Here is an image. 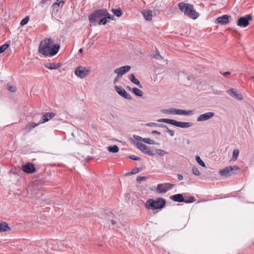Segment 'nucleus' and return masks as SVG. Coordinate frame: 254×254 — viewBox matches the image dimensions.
I'll list each match as a JSON object with an SVG mask.
<instances>
[{"mask_svg":"<svg viewBox=\"0 0 254 254\" xmlns=\"http://www.w3.org/2000/svg\"><path fill=\"white\" fill-rule=\"evenodd\" d=\"M61 66V64L55 63H48L45 64V66L50 69H56Z\"/></svg>","mask_w":254,"mask_h":254,"instance_id":"412c9836","label":"nucleus"},{"mask_svg":"<svg viewBox=\"0 0 254 254\" xmlns=\"http://www.w3.org/2000/svg\"><path fill=\"white\" fill-rule=\"evenodd\" d=\"M230 16L227 15H223L222 16L218 17L216 20V23L221 24L222 25H225L228 24L229 19L231 18Z\"/></svg>","mask_w":254,"mask_h":254,"instance_id":"dca6fc26","label":"nucleus"},{"mask_svg":"<svg viewBox=\"0 0 254 254\" xmlns=\"http://www.w3.org/2000/svg\"><path fill=\"white\" fill-rule=\"evenodd\" d=\"M127 88L128 90H129V91H131V90L132 89H131V87H129V86H128L127 87Z\"/></svg>","mask_w":254,"mask_h":254,"instance_id":"864d4df0","label":"nucleus"},{"mask_svg":"<svg viewBox=\"0 0 254 254\" xmlns=\"http://www.w3.org/2000/svg\"><path fill=\"white\" fill-rule=\"evenodd\" d=\"M61 4H62V6L64 2H55L52 5V12L53 13L56 14L59 11Z\"/></svg>","mask_w":254,"mask_h":254,"instance_id":"5701e85b","label":"nucleus"},{"mask_svg":"<svg viewBox=\"0 0 254 254\" xmlns=\"http://www.w3.org/2000/svg\"><path fill=\"white\" fill-rule=\"evenodd\" d=\"M130 69L131 66L127 65L115 69L114 72L115 73L117 74L118 76H121L123 74L129 71Z\"/></svg>","mask_w":254,"mask_h":254,"instance_id":"4468645a","label":"nucleus"},{"mask_svg":"<svg viewBox=\"0 0 254 254\" xmlns=\"http://www.w3.org/2000/svg\"><path fill=\"white\" fill-rule=\"evenodd\" d=\"M119 77H120V76H118H118H117L115 78V79H114V83H116V82L118 81V78H119Z\"/></svg>","mask_w":254,"mask_h":254,"instance_id":"3c124183","label":"nucleus"},{"mask_svg":"<svg viewBox=\"0 0 254 254\" xmlns=\"http://www.w3.org/2000/svg\"><path fill=\"white\" fill-rule=\"evenodd\" d=\"M82 51H83L82 49H80L79 50V51H78V52H79V53H81L82 52Z\"/></svg>","mask_w":254,"mask_h":254,"instance_id":"5fc2aeb1","label":"nucleus"},{"mask_svg":"<svg viewBox=\"0 0 254 254\" xmlns=\"http://www.w3.org/2000/svg\"><path fill=\"white\" fill-rule=\"evenodd\" d=\"M55 114L53 113H46L44 115L41 117V119L40 120V124L44 123L46 122H48L50 119L54 117Z\"/></svg>","mask_w":254,"mask_h":254,"instance_id":"a211bd4d","label":"nucleus"},{"mask_svg":"<svg viewBox=\"0 0 254 254\" xmlns=\"http://www.w3.org/2000/svg\"><path fill=\"white\" fill-rule=\"evenodd\" d=\"M156 153L160 155H163L166 153L164 150L161 149H157L156 150Z\"/></svg>","mask_w":254,"mask_h":254,"instance_id":"79ce46f5","label":"nucleus"},{"mask_svg":"<svg viewBox=\"0 0 254 254\" xmlns=\"http://www.w3.org/2000/svg\"><path fill=\"white\" fill-rule=\"evenodd\" d=\"M133 93L137 96H139V97H142V95H143V93L142 92V91H141L140 90H139V89L137 88H135V87H133L132 89Z\"/></svg>","mask_w":254,"mask_h":254,"instance_id":"c756f323","label":"nucleus"},{"mask_svg":"<svg viewBox=\"0 0 254 254\" xmlns=\"http://www.w3.org/2000/svg\"><path fill=\"white\" fill-rule=\"evenodd\" d=\"M227 92L232 97L238 100H242L243 99L242 95L235 89L231 88L227 91Z\"/></svg>","mask_w":254,"mask_h":254,"instance_id":"f3484780","label":"nucleus"},{"mask_svg":"<svg viewBox=\"0 0 254 254\" xmlns=\"http://www.w3.org/2000/svg\"><path fill=\"white\" fill-rule=\"evenodd\" d=\"M40 124V121L38 123H29L27 125V126L26 127V128L28 129V131H31V130L32 129L37 127Z\"/></svg>","mask_w":254,"mask_h":254,"instance_id":"bb28decb","label":"nucleus"},{"mask_svg":"<svg viewBox=\"0 0 254 254\" xmlns=\"http://www.w3.org/2000/svg\"><path fill=\"white\" fill-rule=\"evenodd\" d=\"M112 11L117 17H120L123 14L122 11L121 9H112Z\"/></svg>","mask_w":254,"mask_h":254,"instance_id":"7c9ffc66","label":"nucleus"},{"mask_svg":"<svg viewBox=\"0 0 254 254\" xmlns=\"http://www.w3.org/2000/svg\"><path fill=\"white\" fill-rule=\"evenodd\" d=\"M147 127H158L162 128H167V126L164 124H157L155 123H149L145 125Z\"/></svg>","mask_w":254,"mask_h":254,"instance_id":"a878e982","label":"nucleus"},{"mask_svg":"<svg viewBox=\"0 0 254 254\" xmlns=\"http://www.w3.org/2000/svg\"><path fill=\"white\" fill-rule=\"evenodd\" d=\"M139 171V168H135L133 169L130 173L129 174H135Z\"/></svg>","mask_w":254,"mask_h":254,"instance_id":"49530a36","label":"nucleus"},{"mask_svg":"<svg viewBox=\"0 0 254 254\" xmlns=\"http://www.w3.org/2000/svg\"><path fill=\"white\" fill-rule=\"evenodd\" d=\"M156 54L154 55L153 58L157 60L161 61L163 59V57L160 54L159 51L156 49Z\"/></svg>","mask_w":254,"mask_h":254,"instance_id":"473e14b6","label":"nucleus"},{"mask_svg":"<svg viewBox=\"0 0 254 254\" xmlns=\"http://www.w3.org/2000/svg\"><path fill=\"white\" fill-rule=\"evenodd\" d=\"M137 148L143 152L144 154H147L150 156H153L154 154L153 151L150 150L149 147L140 142H137L136 143Z\"/></svg>","mask_w":254,"mask_h":254,"instance_id":"f8f14e48","label":"nucleus"},{"mask_svg":"<svg viewBox=\"0 0 254 254\" xmlns=\"http://www.w3.org/2000/svg\"><path fill=\"white\" fill-rule=\"evenodd\" d=\"M129 79L132 83L137 85L139 88H142V86L141 84L140 83L139 81L135 78L134 74L131 73L129 75Z\"/></svg>","mask_w":254,"mask_h":254,"instance_id":"4be33fe9","label":"nucleus"},{"mask_svg":"<svg viewBox=\"0 0 254 254\" xmlns=\"http://www.w3.org/2000/svg\"><path fill=\"white\" fill-rule=\"evenodd\" d=\"M144 17L146 20L150 21L152 19V11H144L142 12Z\"/></svg>","mask_w":254,"mask_h":254,"instance_id":"b1692460","label":"nucleus"},{"mask_svg":"<svg viewBox=\"0 0 254 254\" xmlns=\"http://www.w3.org/2000/svg\"><path fill=\"white\" fill-rule=\"evenodd\" d=\"M166 203V200L163 198H158L155 200L149 199L146 201L145 206L147 208L152 210L161 209L165 205Z\"/></svg>","mask_w":254,"mask_h":254,"instance_id":"7ed1b4c3","label":"nucleus"},{"mask_svg":"<svg viewBox=\"0 0 254 254\" xmlns=\"http://www.w3.org/2000/svg\"><path fill=\"white\" fill-rule=\"evenodd\" d=\"M64 2L63 1H61V0H57L56 2Z\"/></svg>","mask_w":254,"mask_h":254,"instance_id":"6e6d98bb","label":"nucleus"},{"mask_svg":"<svg viewBox=\"0 0 254 254\" xmlns=\"http://www.w3.org/2000/svg\"><path fill=\"white\" fill-rule=\"evenodd\" d=\"M174 186V184L168 183L159 184L157 185L156 190L159 193H165L173 189Z\"/></svg>","mask_w":254,"mask_h":254,"instance_id":"1a4fd4ad","label":"nucleus"},{"mask_svg":"<svg viewBox=\"0 0 254 254\" xmlns=\"http://www.w3.org/2000/svg\"><path fill=\"white\" fill-rule=\"evenodd\" d=\"M108 150L110 152L117 153L119 150V148L116 145H114L113 146L108 147Z\"/></svg>","mask_w":254,"mask_h":254,"instance_id":"c85d7f7f","label":"nucleus"},{"mask_svg":"<svg viewBox=\"0 0 254 254\" xmlns=\"http://www.w3.org/2000/svg\"><path fill=\"white\" fill-rule=\"evenodd\" d=\"M108 14H109V12L107 9L97 10L89 16V20L91 23H94L100 20L102 17L108 15Z\"/></svg>","mask_w":254,"mask_h":254,"instance_id":"39448f33","label":"nucleus"},{"mask_svg":"<svg viewBox=\"0 0 254 254\" xmlns=\"http://www.w3.org/2000/svg\"><path fill=\"white\" fill-rule=\"evenodd\" d=\"M9 47V44H5L0 46V54L3 53Z\"/></svg>","mask_w":254,"mask_h":254,"instance_id":"e433bc0d","label":"nucleus"},{"mask_svg":"<svg viewBox=\"0 0 254 254\" xmlns=\"http://www.w3.org/2000/svg\"><path fill=\"white\" fill-rule=\"evenodd\" d=\"M143 142L152 145L156 144V143L154 140L150 139L149 138H144Z\"/></svg>","mask_w":254,"mask_h":254,"instance_id":"72a5a7b5","label":"nucleus"},{"mask_svg":"<svg viewBox=\"0 0 254 254\" xmlns=\"http://www.w3.org/2000/svg\"><path fill=\"white\" fill-rule=\"evenodd\" d=\"M72 135L73 136H74V134H73V133H72Z\"/></svg>","mask_w":254,"mask_h":254,"instance_id":"052dcab7","label":"nucleus"},{"mask_svg":"<svg viewBox=\"0 0 254 254\" xmlns=\"http://www.w3.org/2000/svg\"><path fill=\"white\" fill-rule=\"evenodd\" d=\"M187 143H188V144H189V143H190V141H189V140H188V141H187Z\"/></svg>","mask_w":254,"mask_h":254,"instance_id":"bf43d9fd","label":"nucleus"},{"mask_svg":"<svg viewBox=\"0 0 254 254\" xmlns=\"http://www.w3.org/2000/svg\"><path fill=\"white\" fill-rule=\"evenodd\" d=\"M60 48L59 44H55L51 39H45L39 44L38 51L44 57H52L56 55Z\"/></svg>","mask_w":254,"mask_h":254,"instance_id":"f257e3e1","label":"nucleus"},{"mask_svg":"<svg viewBox=\"0 0 254 254\" xmlns=\"http://www.w3.org/2000/svg\"><path fill=\"white\" fill-rule=\"evenodd\" d=\"M21 169L23 172L28 174L33 173L36 171L34 164L31 163H27L22 165Z\"/></svg>","mask_w":254,"mask_h":254,"instance_id":"2eb2a0df","label":"nucleus"},{"mask_svg":"<svg viewBox=\"0 0 254 254\" xmlns=\"http://www.w3.org/2000/svg\"><path fill=\"white\" fill-rule=\"evenodd\" d=\"M158 122L165 123L170 124L171 125L183 128H188L192 126V123L190 122H182L177 121L172 119H160L157 120Z\"/></svg>","mask_w":254,"mask_h":254,"instance_id":"20e7f679","label":"nucleus"},{"mask_svg":"<svg viewBox=\"0 0 254 254\" xmlns=\"http://www.w3.org/2000/svg\"><path fill=\"white\" fill-rule=\"evenodd\" d=\"M239 154V151L237 149H235L233 152L232 159L235 160L237 159Z\"/></svg>","mask_w":254,"mask_h":254,"instance_id":"f704fd0d","label":"nucleus"},{"mask_svg":"<svg viewBox=\"0 0 254 254\" xmlns=\"http://www.w3.org/2000/svg\"><path fill=\"white\" fill-rule=\"evenodd\" d=\"M196 200V199L194 196H190L188 197L187 198L185 199V201L183 202H185L186 203H190L194 202Z\"/></svg>","mask_w":254,"mask_h":254,"instance_id":"2f4dec72","label":"nucleus"},{"mask_svg":"<svg viewBox=\"0 0 254 254\" xmlns=\"http://www.w3.org/2000/svg\"><path fill=\"white\" fill-rule=\"evenodd\" d=\"M7 89L8 91L11 92H14L16 91V88L15 87H13L12 86H8L7 87Z\"/></svg>","mask_w":254,"mask_h":254,"instance_id":"37998d69","label":"nucleus"},{"mask_svg":"<svg viewBox=\"0 0 254 254\" xmlns=\"http://www.w3.org/2000/svg\"><path fill=\"white\" fill-rule=\"evenodd\" d=\"M192 170L193 173L195 175H196V176H199V174H200L199 171H198L197 168H196L195 167H193Z\"/></svg>","mask_w":254,"mask_h":254,"instance_id":"a19ab883","label":"nucleus"},{"mask_svg":"<svg viewBox=\"0 0 254 254\" xmlns=\"http://www.w3.org/2000/svg\"><path fill=\"white\" fill-rule=\"evenodd\" d=\"M165 128L167 130V131L168 132L170 136H173L174 135V131L173 130L170 129L168 127L167 128Z\"/></svg>","mask_w":254,"mask_h":254,"instance_id":"a18cd8bd","label":"nucleus"},{"mask_svg":"<svg viewBox=\"0 0 254 254\" xmlns=\"http://www.w3.org/2000/svg\"><path fill=\"white\" fill-rule=\"evenodd\" d=\"M177 178H178V179L180 181L182 180L184 178L183 176L181 174H178Z\"/></svg>","mask_w":254,"mask_h":254,"instance_id":"de8ad7c7","label":"nucleus"},{"mask_svg":"<svg viewBox=\"0 0 254 254\" xmlns=\"http://www.w3.org/2000/svg\"><path fill=\"white\" fill-rule=\"evenodd\" d=\"M45 1H46V0H42V2H45Z\"/></svg>","mask_w":254,"mask_h":254,"instance_id":"13d9d810","label":"nucleus"},{"mask_svg":"<svg viewBox=\"0 0 254 254\" xmlns=\"http://www.w3.org/2000/svg\"><path fill=\"white\" fill-rule=\"evenodd\" d=\"M112 19L113 17L110 13H109L108 15H105L104 17H102L99 20L98 24L99 25H105L108 22H109L110 20Z\"/></svg>","mask_w":254,"mask_h":254,"instance_id":"aec40b11","label":"nucleus"},{"mask_svg":"<svg viewBox=\"0 0 254 254\" xmlns=\"http://www.w3.org/2000/svg\"><path fill=\"white\" fill-rule=\"evenodd\" d=\"M196 162L201 166L205 167V163L201 159L199 156H196L195 158Z\"/></svg>","mask_w":254,"mask_h":254,"instance_id":"c9c22d12","label":"nucleus"},{"mask_svg":"<svg viewBox=\"0 0 254 254\" xmlns=\"http://www.w3.org/2000/svg\"><path fill=\"white\" fill-rule=\"evenodd\" d=\"M170 199L175 202H183L185 201V198L182 194L178 193L170 196Z\"/></svg>","mask_w":254,"mask_h":254,"instance_id":"6ab92c4d","label":"nucleus"},{"mask_svg":"<svg viewBox=\"0 0 254 254\" xmlns=\"http://www.w3.org/2000/svg\"><path fill=\"white\" fill-rule=\"evenodd\" d=\"M164 114H173L189 116L192 114L193 111L192 110H184L182 109H178L176 108H171L162 110Z\"/></svg>","mask_w":254,"mask_h":254,"instance_id":"423d86ee","label":"nucleus"},{"mask_svg":"<svg viewBox=\"0 0 254 254\" xmlns=\"http://www.w3.org/2000/svg\"><path fill=\"white\" fill-rule=\"evenodd\" d=\"M114 216V214L112 212H110L109 213L107 214V219L110 221L111 223L113 225H115V224H117V222L113 219V217Z\"/></svg>","mask_w":254,"mask_h":254,"instance_id":"cd10ccee","label":"nucleus"},{"mask_svg":"<svg viewBox=\"0 0 254 254\" xmlns=\"http://www.w3.org/2000/svg\"><path fill=\"white\" fill-rule=\"evenodd\" d=\"M214 116V113L209 112L201 114L197 117L196 120L198 122H204L212 119Z\"/></svg>","mask_w":254,"mask_h":254,"instance_id":"ddd939ff","label":"nucleus"},{"mask_svg":"<svg viewBox=\"0 0 254 254\" xmlns=\"http://www.w3.org/2000/svg\"><path fill=\"white\" fill-rule=\"evenodd\" d=\"M133 138H134L135 139H136L137 140L143 142L144 138H142L141 136H138L137 135H133Z\"/></svg>","mask_w":254,"mask_h":254,"instance_id":"c03bdc74","label":"nucleus"},{"mask_svg":"<svg viewBox=\"0 0 254 254\" xmlns=\"http://www.w3.org/2000/svg\"><path fill=\"white\" fill-rule=\"evenodd\" d=\"M29 20V18L28 16L25 17L24 18H23L20 22V25L23 26L27 23Z\"/></svg>","mask_w":254,"mask_h":254,"instance_id":"4c0bfd02","label":"nucleus"},{"mask_svg":"<svg viewBox=\"0 0 254 254\" xmlns=\"http://www.w3.org/2000/svg\"><path fill=\"white\" fill-rule=\"evenodd\" d=\"M129 158L135 161H139L141 159V158L138 156H136L134 155L129 156Z\"/></svg>","mask_w":254,"mask_h":254,"instance_id":"ea45409f","label":"nucleus"},{"mask_svg":"<svg viewBox=\"0 0 254 254\" xmlns=\"http://www.w3.org/2000/svg\"><path fill=\"white\" fill-rule=\"evenodd\" d=\"M115 89L116 92L122 97L124 98L131 100H132L131 96L127 93L125 89L122 86H115Z\"/></svg>","mask_w":254,"mask_h":254,"instance_id":"9b49d317","label":"nucleus"},{"mask_svg":"<svg viewBox=\"0 0 254 254\" xmlns=\"http://www.w3.org/2000/svg\"><path fill=\"white\" fill-rule=\"evenodd\" d=\"M239 170V168L237 166H228L219 171V174L222 176H231L234 174V172Z\"/></svg>","mask_w":254,"mask_h":254,"instance_id":"0eeeda50","label":"nucleus"},{"mask_svg":"<svg viewBox=\"0 0 254 254\" xmlns=\"http://www.w3.org/2000/svg\"><path fill=\"white\" fill-rule=\"evenodd\" d=\"M187 79H188L189 80H191V77L190 75L188 76H187Z\"/></svg>","mask_w":254,"mask_h":254,"instance_id":"603ef678","label":"nucleus"},{"mask_svg":"<svg viewBox=\"0 0 254 254\" xmlns=\"http://www.w3.org/2000/svg\"><path fill=\"white\" fill-rule=\"evenodd\" d=\"M230 74V72L229 71H226L223 73V75L224 76H227Z\"/></svg>","mask_w":254,"mask_h":254,"instance_id":"8fccbe9b","label":"nucleus"},{"mask_svg":"<svg viewBox=\"0 0 254 254\" xmlns=\"http://www.w3.org/2000/svg\"><path fill=\"white\" fill-rule=\"evenodd\" d=\"M89 71L90 70L86 68L85 66H79L75 69L74 73L80 78H83L87 75Z\"/></svg>","mask_w":254,"mask_h":254,"instance_id":"9d476101","label":"nucleus"},{"mask_svg":"<svg viewBox=\"0 0 254 254\" xmlns=\"http://www.w3.org/2000/svg\"><path fill=\"white\" fill-rule=\"evenodd\" d=\"M151 133L152 134H157V135H160L161 134V133L160 132L158 131H157V130H153Z\"/></svg>","mask_w":254,"mask_h":254,"instance_id":"09e8293b","label":"nucleus"},{"mask_svg":"<svg viewBox=\"0 0 254 254\" xmlns=\"http://www.w3.org/2000/svg\"><path fill=\"white\" fill-rule=\"evenodd\" d=\"M251 80H254V76L250 78Z\"/></svg>","mask_w":254,"mask_h":254,"instance_id":"4d7b16f0","label":"nucleus"},{"mask_svg":"<svg viewBox=\"0 0 254 254\" xmlns=\"http://www.w3.org/2000/svg\"><path fill=\"white\" fill-rule=\"evenodd\" d=\"M10 230V228L6 222L0 223V232H5Z\"/></svg>","mask_w":254,"mask_h":254,"instance_id":"393cba45","label":"nucleus"},{"mask_svg":"<svg viewBox=\"0 0 254 254\" xmlns=\"http://www.w3.org/2000/svg\"><path fill=\"white\" fill-rule=\"evenodd\" d=\"M180 10L189 17L195 19L199 16V13L193 8V6L188 3L180 2L178 4Z\"/></svg>","mask_w":254,"mask_h":254,"instance_id":"f03ea898","label":"nucleus"},{"mask_svg":"<svg viewBox=\"0 0 254 254\" xmlns=\"http://www.w3.org/2000/svg\"><path fill=\"white\" fill-rule=\"evenodd\" d=\"M252 16L251 14H247L244 16H241L238 18L237 24L241 27H246L247 26L250 21L252 20Z\"/></svg>","mask_w":254,"mask_h":254,"instance_id":"6e6552de","label":"nucleus"},{"mask_svg":"<svg viewBox=\"0 0 254 254\" xmlns=\"http://www.w3.org/2000/svg\"><path fill=\"white\" fill-rule=\"evenodd\" d=\"M147 178L144 176H139L137 178L136 181L138 183H141L142 181L146 180Z\"/></svg>","mask_w":254,"mask_h":254,"instance_id":"58836bf2","label":"nucleus"}]
</instances>
